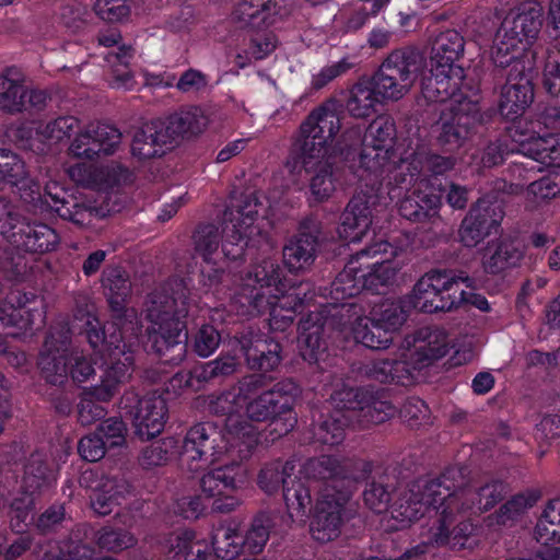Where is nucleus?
<instances>
[{
    "label": "nucleus",
    "instance_id": "1",
    "mask_svg": "<svg viewBox=\"0 0 560 560\" xmlns=\"http://www.w3.org/2000/svg\"><path fill=\"white\" fill-rule=\"evenodd\" d=\"M464 38L454 30L440 33L432 47L430 75L421 81L425 100L442 103L439 141L450 150L458 149L478 121V102L460 92L465 73L456 63L464 51Z\"/></svg>",
    "mask_w": 560,
    "mask_h": 560
},
{
    "label": "nucleus",
    "instance_id": "2",
    "mask_svg": "<svg viewBox=\"0 0 560 560\" xmlns=\"http://www.w3.org/2000/svg\"><path fill=\"white\" fill-rule=\"evenodd\" d=\"M307 292L308 284L282 281L279 266L264 260L243 279L233 303L236 312L244 316H256L268 310L271 329L282 331L292 324L295 312L310 302Z\"/></svg>",
    "mask_w": 560,
    "mask_h": 560
},
{
    "label": "nucleus",
    "instance_id": "3",
    "mask_svg": "<svg viewBox=\"0 0 560 560\" xmlns=\"http://www.w3.org/2000/svg\"><path fill=\"white\" fill-rule=\"evenodd\" d=\"M406 262V250L383 240L362 249L331 284L330 295L335 305L364 289L377 291L394 283Z\"/></svg>",
    "mask_w": 560,
    "mask_h": 560
},
{
    "label": "nucleus",
    "instance_id": "4",
    "mask_svg": "<svg viewBox=\"0 0 560 560\" xmlns=\"http://www.w3.org/2000/svg\"><path fill=\"white\" fill-rule=\"evenodd\" d=\"M241 440L228 429H219L213 422H202L188 430L179 454L183 466L197 471L214 464L225 456L245 458L257 442L254 427L243 428Z\"/></svg>",
    "mask_w": 560,
    "mask_h": 560
},
{
    "label": "nucleus",
    "instance_id": "5",
    "mask_svg": "<svg viewBox=\"0 0 560 560\" xmlns=\"http://www.w3.org/2000/svg\"><path fill=\"white\" fill-rule=\"evenodd\" d=\"M0 178L15 186L24 200L34 201L36 198H43L44 202L61 218L77 224H85L90 222V217L101 218L109 212V209L103 207L78 203L73 205L74 211H71L66 207L62 189L55 184L52 186L47 184L44 195H42L38 183L27 177L24 162L18 155L5 150H0Z\"/></svg>",
    "mask_w": 560,
    "mask_h": 560
},
{
    "label": "nucleus",
    "instance_id": "6",
    "mask_svg": "<svg viewBox=\"0 0 560 560\" xmlns=\"http://www.w3.org/2000/svg\"><path fill=\"white\" fill-rule=\"evenodd\" d=\"M395 135V122L387 115H380L370 122L362 139L359 158L360 179L378 182L384 173H394L393 177L397 183L406 184L407 161L404 159L398 165L393 161Z\"/></svg>",
    "mask_w": 560,
    "mask_h": 560
},
{
    "label": "nucleus",
    "instance_id": "7",
    "mask_svg": "<svg viewBox=\"0 0 560 560\" xmlns=\"http://www.w3.org/2000/svg\"><path fill=\"white\" fill-rule=\"evenodd\" d=\"M542 12L539 3H526L505 16L490 51L497 66H509L534 43L542 25Z\"/></svg>",
    "mask_w": 560,
    "mask_h": 560
},
{
    "label": "nucleus",
    "instance_id": "8",
    "mask_svg": "<svg viewBox=\"0 0 560 560\" xmlns=\"http://www.w3.org/2000/svg\"><path fill=\"white\" fill-rule=\"evenodd\" d=\"M341 128L335 101H328L312 110L301 124L290 155L303 154V162L313 166L331 158L332 143Z\"/></svg>",
    "mask_w": 560,
    "mask_h": 560
},
{
    "label": "nucleus",
    "instance_id": "9",
    "mask_svg": "<svg viewBox=\"0 0 560 560\" xmlns=\"http://www.w3.org/2000/svg\"><path fill=\"white\" fill-rule=\"evenodd\" d=\"M246 247L247 242L240 240L228 225L223 235L212 225L199 229L195 235V249L203 260V284L210 288L217 285L229 268V262L243 257Z\"/></svg>",
    "mask_w": 560,
    "mask_h": 560
},
{
    "label": "nucleus",
    "instance_id": "10",
    "mask_svg": "<svg viewBox=\"0 0 560 560\" xmlns=\"http://www.w3.org/2000/svg\"><path fill=\"white\" fill-rule=\"evenodd\" d=\"M450 350V340L443 329L422 327L407 336L400 349L399 360L384 361L381 381L400 378L401 372L410 374L412 370L430 365L443 358Z\"/></svg>",
    "mask_w": 560,
    "mask_h": 560
},
{
    "label": "nucleus",
    "instance_id": "11",
    "mask_svg": "<svg viewBox=\"0 0 560 560\" xmlns=\"http://www.w3.org/2000/svg\"><path fill=\"white\" fill-rule=\"evenodd\" d=\"M114 341H109L106 350H100L105 358V368L101 376V383L91 387L79 404L78 419L83 425H90L104 417V409L96 405L92 398L100 401H108L117 393L119 386L130 377L133 357L131 351H125L118 345L114 348Z\"/></svg>",
    "mask_w": 560,
    "mask_h": 560
},
{
    "label": "nucleus",
    "instance_id": "12",
    "mask_svg": "<svg viewBox=\"0 0 560 560\" xmlns=\"http://www.w3.org/2000/svg\"><path fill=\"white\" fill-rule=\"evenodd\" d=\"M103 285L106 289L110 308L120 322L121 330L119 334H112L107 339L105 338V332L101 329L100 320L95 316L88 314L84 324L86 338L93 349L102 347V350H106L108 342L114 341L112 348L118 345L125 351H131L127 349L126 343L122 341V335L133 330V327L130 325L137 318L133 308H126V299L130 291L129 281L121 270L112 268L104 272Z\"/></svg>",
    "mask_w": 560,
    "mask_h": 560
},
{
    "label": "nucleus",
    "instance_id": "13",
    "mask_svg": "<svg viewBox=\"0 0 560 560\" xmlns=\"http://www.w3.org/2000/svg\"><path fill=\"white\" fill-rule=\"evenodd\" d=\"M423 65V55L416 47L390 51L372 79L381 98L392 102L401 100L412 89Z\"/></svg>",
    "mask_w": 560,
    "mask_h": 560
},
{
    "label": "nucleus",
    "instance_id": "14",
    "mask_svg": "<svg viewBox=\"0 0 560 560\" xmlns=\"http://www.w3.org/2000/svg\"><path fill=\"white\" fill-rule=\"evenodd\" d=\"M446 490L438 481L417 482L409 489L399 490L390 508L382 517L386 530H399L410 526L431 510L446 505Z\"/></svg>",
    "mask_w": 560,
    "mask_h": 560
},
{
    "label": "nucleus",
    "instance_id": "15",
    "mask_svg": "<svg viewBox=\"0 0 560 560\" xmlns=\"http://www.w3.org/2000/svg\"><path fill=\"white\" fill-rule=\"evenodd\" d=\"M67 337L50 334L40 353L38 365L51 384H62L70 375L75 383H84L95 374L94 362L84 350H69Z\"/></svg>",
    "mask_w": 560,
    "mask_h": 560
},
{
    "label": "nucleus",
    "instance_id": "16",
    "mask_svg": "<svg viewBox=\"0 0 560 560\" xmlns=\"http://www.w3.org/2000/svg\"><path fill=\"white\" fill-rule=\"evenodd\" d=\"M147 318L150 325L147 328L152 347L158 352H163L171 347L180 343L183 324L180 318L187 314L185 303L177 301L164 293H153L147 304Z\"/></svg>",
    "mask_w": 560,
    "mask_h": 560
},
{
    "label": "nucleus",
    "instance_id": "17",
    "mask_svg": "<svg viewBox=\"0 0 560 560\" xmlns=\"http://www.w3.org/2000/svg\"><path fill=\"white\" fill-rule=\"evenodd\" d=\"M468 277L446 270H431L415 284L411 300L415 308L424 313L446 312L460 306V295H456L458 284Z\"/></svg>",
    "mask_w": 560,
    "mask_h": 560
},
{
    "label": "nucleus",
    "instance_id": "18",
    "mask_svg": "<svg viewBox=\"0 0 560 560\" xmlns=\"http://www.w3.org/2000/svg\"><path fill=\"white\" fill-rule=\"evenodd\" d=\"M261 382L258 377V385L252 392L246 393V401L243 409V424L272 420L273 430L278 435L290 432L295 423L296 417L292 411V399L289 395L278 389L266 390L259 395Z\"/></svg>",
    "mask_w": 560,
    "mask_h": 560
},
{
    "label": "nucleus",
    "instance_id": "19",
    "mask_svg": "<svg viewBox=\"0 0 560 560\" xmlns=\"http://www.w3.org/2000/svg\"><path fill=\"white\" fill-rule=\"evenodd\" d=\"M406 314L397 302L386 301L373 311V318L357 316L349 328L355 342L370 349H385L392 341V334L406 320Z\"/></svg>",
    "mask_w": 560,
    "mask_h": 560
},
{
    "label": "nucleus",
    "instance_id": "20",
    "mask_svg": "<svg viewBox=\"0 0 560 560\" xmlns=\"http://www.w3.org/2000/svg\"><path fill=\"white\" fill-rule=\"evenodd\" d=\"M231 463L205 474L200 480L201 491L214 498L212 508L221 513H229L241 505L242 501L233 494L242 489L248 479L246 469L237 462L236 455L229 456Z\"/></svg>",
    "mask_w": 560,
    "mask_h": 560
},
{
    "label": "nucleus",
    "instance_id": "21",
    "mask_svg": "<svg viewBox=\"0 0 560 560\" xmlns=\"http://www.w3.org/2000/svg\"><path fill=\"white\" fill-rule=\"evenodd\" d=\"M80 121L62 116L49 121H25L9 129V137L21 147L39 154L49 152L62 140L75 135Z\"/></svg>",
    "mask_w": 560,
    "mask_h": 560
},
{
    "label": "nucleus",
    "instance_id": "22",
    "mask_svg": "<svg viewBox=\"0 0 560 560\" xmlns=\"http://www.w3.org/2000/svg\"><path fill=\"white\" fill-rule=\"evenodd\" d=\"M0 234L25 253L43 254L55 249L59 242L57 233L50 226L21 221L11 211L0 217Z\"/></svg>",
    "mask_w": 560,
    "mask_h": 560
},
{
    "label": "nucleus",
    "instance_id": "23",
    "mask_svg": "<svg viewBox=\"0 0 560 560\" xmlns=\"http://www.w3.org/2000/svg\"><path fill=\"white\" fill-rule=\"evenodd\" d=\"M121 145V132L114 126L102 122L79 125L68 152L71 156L94 160L112 155Z\"/></svg>",
    "mask_w": 560,
    "mask_h": 560
},
{
    "label": "nucleus",
    "instance_id": "24",
    "mask_svg": "<svg viewBox=\"0 0 560 560\" xmlns=\"http://www.w3.org/2000/svg\"><path fill=\"white\" fill-rule=\"evenodd\" d=\"M348 500L349 493L337 490L334 485H326L320 490L311 523L315 540L327 542L339 536Z\"/></svg>",
    "mask_w": 560,
    "mask_h": 560
},
{
    "label": "nucleus",
    "instance_id": "25",
    "mask_svg": "<svg viewBox=\"0 0 560 560\" xmlns=\"http://www.w3.org/2000/svg\"><path fill=\"white\" fill-rule=\"evenodd\" d=\"M540 122L518 121L510 128L517 150L545 166H560V133L541 135Z\"/></svg>",
    "mask_w": 560,
    "mask_h": 560
},
{
    "label": "nucleus",
    "instance_id": "26",
    "mask_svg": "<svg viewBox=\"0 0 560 560\" xmlns=\"http://www.w3.org/2000/svg\"><path fill=\"white\" fill-rule=\"evenodd\" d=\"M257 385L258 376H246L230 389L203 398V406L209 412L226 417L225 429L230 434H236L237 440L242 438L243 428L253 427L243 424V409L246 393L252 392Z\"/></svg>",
    "mask_w": 560,
    "mask_h": 560
},
{
    "label": "nucleus",
    "instance_id": "27",
    "mask_svg": "<svg viewBox=\"0 0 560 560\" xmlns=\"http://www.w3.org/2000/svg\"><path fill=\"white\" fill-rule=\"evenodd\" d=\"M67 173L75 184L102 191L119 189L131 182L129 170L117 162L98 166L77 163Z\"/></svg>",
    "mask_w": 560,
    "mask_h": 560
},
{
    "label": "nucleus",
    "instance_id": "28",
    "mask_svg": "<svg viewBox=\"0 0 560 560\" xmlns=\"http://www.w3.org/2000/svg\"><path fill=\"white\" fill-rule=\"evenodd\" d=\"M54 480V474L48 471L40 455H32L25 466L21 485L24 494L22 498H15L11 503L12 521L16 520L12 525L16 530H22L20 524L26 523L30 516L33 506V494L44 487H48Z\"/></svg>",
    "mask_w": 560,
    "mask_h": 560
},
{
    "label": "nucleus",
    "instance_id": "29",
    "mask_svg": "<svg viewBox=\"0 0 560 560\" xmlns=\"http://www.w3.org/2000/svg\"><path fill=\"white\" fill-rule=\"evenodd\" d=\"M264 209L262 202L256 192L242 196L233 203L229 211L226 224L240 240L246 241L247 246H255L261 237V226L258 223V214Z\"/></svg>",
    "mask_w": 560,
    "mask_h": 560
},
{
    "label": "nucleus",
    "instance_id": "30",
    "mask_svg": "<svg viewBox=\"0 0 560 560\" xmlns=\"http://www.w3.org/2000/svg\"><path fill=\"white\" fill-rule=\"evenodd\" d=\"M359 394L353 388H343L331 396L337 407L347 409L352 418L357 417L361 425L377 424L395 415V407L387 401L371 400L361 405Z\"/></svg>",
    "mask_w": 560,
    "mask_h": 560
},
{
    "label": "nucleus",
    "instance_id": "31",
    "mask_svg": "<svg viewBox=\"0 0 560 560\" xmlns=\"http://www.w3.org/2000/svg\"><path fill=\"white\" fill-rule=\"evenodd\" d=\"M130 413L133 416L137 433L142 439H151L164 429L167 419L166 401L161 395L151 393L139 398Z\"/></svg>",
    "mask_w": 560,
    "mask_h": 560
},
{
    "label": "nucleus",
    "instance_id": "32",
    "mask_svg": "<svg viewBox=\"0 0 560 560\" xmlns=\"http://www.w3.org/2000/svg\"><path fill=\"white\" fill-rule=\"evenodd\" d=\"M175 144L165 120L143 124L132 139L131 151L141 160L163 155Z\"/></svg>",
    "mask_w": 560,
    "mask_h": 560
},
{
    "label": "nucleus",
    "instance_id": "33",
    "mask_svg": "<svg viewBox=\"0 0 560 560\" xmlns=\"http://www.w3.org/2000/svg\"><path fill=\"white\" fill-rule=\"evenodd\" d=\"M318 233V223L308 219L302 223L299 234L285 245L283 258L291 271L304 270L313 264Z\"/></svg>",
    "mask_w": 560,
    "mask_h": 560
},
{
    "label": "nucleus",
    "instance_id": "34",
    "mask_svg": "<svg viewBox=\"0 0 560 560\" xmlns=\"http://www.w3.org/2000/svg\"><path fill=\"white\" fill-rule=\"evenodd\" d=\"M330 158L323 159L322 162L308 167L303 162V154L290 155L285 167L292 175H299L302 170L311 174L310 192L313 200L323 202L329 199L336 190V183L332 175V165Z\"/></svg>",
    "mask_w": 560,
    "mask_h": 560
},
{
    "label": "nucleus",
    "instance_id": "35",
    "mask_svg": "<svg viewBox=\"0 0 560 560\" xmlns=\"http://www.w3.org/2000/svg\"><path fill=\"white\" fill-rule=\"evenodd\" d=\"M441 207V195L436 194L423 180L417 183L412 195L405 197L399 202L400 214L411 221L432 220L440 222L438 217Z\"/></svg>",
    "mask_w": 560,
    "mask_h": 560
},
{
    "label": "nucleus",
    "instance_id": "36",
    "mask_svg": "<svg viewBox=\"0 0 560 560\" xmlns=\"http://www.w3.org/2000/svg\"><path fill=\"white\" fill-rule=\"evenodd\" d=\"M501 219L502 213L499 207H489L480 200L462 223L459 235L463 244L468 247L476 246L492 228L500 223Z\"/></svg>",
    "mask_w": 560,
    "mask_h": 560
},
{
    "label": "nucleus",
    "instance_id": "37",
    "mask_svg": "<svg viewBox=\"0 0 560 560\" xmlns=\"http://www.w3.org/2000/svg\"><path fill=\"white\" fill-rule=\"evenodd\" d=\"M283 0H242L232 12L240 27H260L273 24L282 15Z\"/></svg>",
    "mask_w": 560,
    "mask_h": 560
},
{
    "label": "nucleus",
    "instance_id": "38",
    "mask_svg": "<svg viewBox=\"0 0 560 560\" xmlns=\"http://www.w3.org/2000/svg\"><path fill=\"white\" fill-rule=\"evenodd\" d=\"M372 203L361 195H357L350 200L338 228L340 238L349 243H357L368 235L372 224Z\"/></svg>",
    "mask_w": 560,
    "mask_h": 560
},
{
    "label": "nucleus",
    "instance_id": "39",
    "mask_svg": "<svg viewBox=\"0 0 560 560\" xmlns=\"http://www.w3.org/2000/svg\"><path fill=\"white\" fill-rule=\"evenodd\" d=\"M237 343L250 369L267 372L273 370L280 362V346L272 339L249 332L237 340Z\"/></svg>",
    "mask_w": 560,
    "mask_h": 560
},
{
    "label": "nucleus",
    "instance_id": "40",
    "mask_svg": "<svg viewBox=\"0 0 560 560\" xmlns=\"http://www.w3.org/2000/svg\"><path fill=\"white\" fill-rule=\"evenodd\" d=\"M503 497V486L499 482L488 483L478 490H468L463 492L462 497L446 498V506L443 509L442 514H446L447 510L452 512L453 508H457L459 501L462 510L471 511L475 513H482L494 506Z\"/></svg>",
    "mask_w": 560,
    "mask_h": 560
},
{
    "label": "nucleus",
    "instance_id": "41",
    "mask_svg": "<svg viewBox=\"0 0 560 560\" xmlns=\"http://www.w3.org/2000/svg\"><path fill=\"white\" fill-rule=\"evenodd\" d=\"M381 101L374 82L361 80L350 88L345 106L352 118L365 119L376 113Z\"/></svg>",
    "mask_w": 560,
    "mask_h": 560
},
{
    "label": "nucleus",
    "instance_id": "42",
    "mask_svg": "<svg viewBox=\"0 0 560 560\" xmlns=\"http://www.w3.org/2000/svg\"><path fill=\"white\" fill-rule=\"evenodd\" d=\"M533 96V88L525 77L522 75L517 82L510 79L502 89L499 105L501 115L514 120L529 106Z\"/></svg>",
    "mask_w": 560,
    "mask_h": 560
},
{
    "label": "nucleus",
    "instance_id": "43",
    "mask_svg": "<svg viewBox=\"0 0 560 560\" xmlns=\"http://www.w3.org/2000/svg\"><path fill=\"white\" fill-rule=\"evenodd\" d=\"M165 122L176 143L180 139L191 138L202 133L207 129L210 120L203 109L190 107L170 116Z\"/></svg>",
    "mask_w": 560,
    "mask_h": 560
},
{
    "label": "nucleus",
    "instance_id": "44",
    "mask_svg": "<svg viewBox=\"0 0 560 560\" xmlns=\"http://www.w3.org/2000/svg\"><path fill=\"white\" fill-rule=\"evenodd\" d=\"M326 319L315 314V312H312V314L301 323L299 349L304 360L308 362H317L326 350V343L320 337Z\"/></svg>",
    "mask_w": 560,
    "mask_h": 560
},
{
    "label": "nucleus",
    "instance_id": "45",
    "mask_svg": "<svg viewBox=\"0 0 560 560\" xmlns=\"http://www.w3.org/2000/svg\"><path fill=\"white\" fill-rule=\"evenodd\" d=\"M43 94L36 91H28L19 79L0 75V109L8 113L21 112L26 102H39Z\"/></svg>",
    "mask_w": 560,
    "mask_h": 560
},
{
    "label": "nucleus",
    "instance_id": "46",
    "mask_svg": "<svg viewBox=\"0 0 560 560\" xmlns=\"http://www.w3.org/2000/svg\"><path fill=\"white\" fill-rule=\"evenodd\" d=\"M523 252L513 242L489 244L482 256V267L488 273H500L518 265Z\"/></svg>",
    "mask_w": 560,
    "mask_h": 560
},
{
    "label": "nucleus",
    "instance_id": "47",
    "mask_svg": "<svg viewBox=\"0 0 560 560\" xmlns=\"http://www.w3.org/2000/svg\"><path fill=\"white\" fill-rule=\"evenodd\" d=\"M128 492L129 487L124 480L105 478L93 490L91 508L98 515H108Z\"/></svg>",
    "mask_w": 560,
    "mask_h": 560
},
{
    "label": "nucleus",
    "instance_id": "48",
    "mask_svg": "<svg viewBox=\"0 0 560 560\" xmlns=\"http://www.w3.org/2000/svg\"><path fill=\"white\" fill-rule=\"evenodd\" d=\"M211 544L218 560H233L244 548L243 536L234 523L217 528Z\"/></svg>",
    "mask_w": 560,
    "mask_h": 560
},
{
    "label": "nucleus",
    "instance_id": "49",
    "mask_svg": "<svg viewBox=\"0 0 560 560\" xmlns=\"http://www.w3.org/2000/svg\"><path fill=\"white\" fill-rule=\"evenodd\" d=\"M284 502L292 522L304 525L311 513L312 498L310 489L301 481L284 488Z\"/></svg>",
    "mask_w": 560,
    "mask_h": 560
},
{
    "label": "nucleus",
    "instance_id": "50",
    "mask_svg": "<svg viewBox=\"0 0 560 560\" xmlns=\"http://www.w3.org/2000/svg\"><path fill=\"white\" fill-rule=\"evenodd\" d=\"M278 40L272 33H257L249 37V47L238 48L235 54V63L243 69L253 60H260L270 55L277 47Z\"/></svg>",
    "mask_w": 560,
    "mask_h": 560
},
{
    "label": "nucleus",
    "instance_id": "51",
    "mask_svg": "<svg viewBox=\"0 0 560 560\" xmlns=\"http://www.w3.org/2000/svg\"><path fill=\"white\" fill-rule=\"evenodd\" d=\"M535 537L542 545L560 542V500L548 503L536 525Z\"/></svg>",
    "mask_w": 560,
    "mask_h": 560
},
{
    "label": "nucleus",
    "instance_id": "52",
    "mask_svg": "<svg viewBox=\"0 0 560 560\" xmlns=\"http://www.w3.org/2000/svg\"><path fill=\"white\" fill-rule=\"evenodd\" d=\"M275 524V515L271 513H259L252 522L250 527L243 536V546L252 553L262 550L269 539L270 529Z\"/></svg>",
    "mask_w": 560,
    "mask_h": 560
},
{
    "label": "nucleus",
    "instance_id": "53",
    "mask_svg": "<svg viewBox=\"0 0 560 560\" xmlns=\"http://www.w3.org/2000/svg\"><path fill=\"white\" fill-rule=\"evenodd\" d=\"M133 56L130 46L118 47L117 52H109L106 61L113 67V85L117 89L130 90L135 85L133 75L128 65Z\"/></svg>",
    "mask_w": 560,
    "mask_h": 560
},
{
    "label": "nucleus",
    "instance_id": "54",
    "mask_svg": "<svg viewBox=\"0 0 560 560\" xmlns=\"http://www.w3.org/2000/svg\"><path fill=\"white\" fill-rule=\"evenodd\" d=\"M350 419H352V415L349 411H335L316 428L314 432L316 441L327 445L341 443L345 439L346 424Z\"/></svg>",
    "mask_w": 560,
    "mask_h": 560
},
{
    "label": "nucleus",
    "instance_id": "55",
    "mask_svg": "<svg viewBox=\"0 0 560 560\" xmlns=\"http://www.w3.org/2000/svg\"><path fill=\"white\" fill-rule=\"evenodd\" d=\"M177 548L185 560H218L211 541L198 537L194 532H184L177 538Z\"/></svg>",
    "mask_w": 560,
    "mask_h": 560
},
{
    "label": "nucleus",
    "instance_id": "56",
    "mask_svg": "<svg viewBox=\"0 0 560 560\" xmlns=\"http://www.w3.org/2000/svg\"><path fill=\"white\" fill-rule=\"evenodd\" d=\"M295 469L293 462H273L265 466L258 478L259 487L268 494L277 492L280 486L287 483V478Z\"/></svg>",
    "mask_w": 560,
    "mask_h": 560
},
{
    "label": "nucleus",
    "instance_id": "57",
    "mask_svg": "<svg viewBox=\"0 0 560 560\" xmlns=\"http://www.w3.org/2000/svg\"><path fill=\"white\" fill-rule=\"evenodd\" d=\"M151 79L152 84L162 86H173L175 84L179 91L185 93L199 91L206 88L208 84L207 77L201 71L196 69H188L185 71L176 83V78L174 74L165 73L164 75H152Z\"/></svg>",
    "mask_w": 560,
    "mask_h": 560
},
{
    "label": "nucleus",
    "instance_id": "58",
    "mask_svg": "<svg viewBox=\"0 0 560 560\" xmlns=\"http://www.w3.org/2000/svg\"><path fill=\"white\" fill-rule=\"evenodd\" d=\"M560 195V175L547 176L533 182L526 190V202L536 208Z\"/></svg>",
    "mask_w": 560,
    "mask_h": 560
},
{
    "label": "nucleus",
    "instance_id": "59",
    "mask_svg": "<svg viewBox=\"0 0 560 560\" xmlns=\"http://www.w3.org/2000/svg\"><path fill=\"white\" fill-rule=\"evenodd\" d=\"M475 526L469 522H463L455 527L450 534L444 525L440 526L438 532L433 534L436 544H447L452 548L472 547L476 544L474 538Z\"/></svg>",
    "mask_w": 560,
    "mask_h": 560
},
{
    "label": "nucleus",
    "instance_id": "60",
    "mask_svg": "<svg viewBox=\"0 0 560 560\" xmlns=\"http://www.w3.org/2000/svg\"><path fill=\"white\" fill-rule=\"evenodd\" d=\"M136 544L137 538L128 530L104 527L97 533V545L107 551L120 552Z\"/></svg>",
    "mask_w": 560,
    "mask_h": 560
},
{
    "label": "nucleus",
    "instance_id": "61",
    "mask_svg": "<svg viewBox=\"0 0 560 560\" xmlns=\"http://www.w3.org/2000/svg\"><path fill=\"white\" fill-rule=\"evenodd\" d=\"M340 463L330 457L322 456L319 458L307 460L302 469V474L307 479L328 480L341 475Z\"/></svg>",
    "mask_w": 560,
    "mask_h": 560
},
{
    "label": "nucleus",
    "instance_id": "62",
    "mask_svg": "<svg viewBox=\"0 0 560 560\" xmlns=\"http://www.w3.org/2000/svg\"><path fill=\"white\" fill-rule=\"evenodd\" d=\"M177 447V441L174 438H167L154 443L143 451L142 464L148 467L162 465L176 454Z\"/></svg>",
    "mask_w": 560,
    "mask_h": 560
},
{
    "label": "nucleus",
    "instance_id": "63",
    "mask_svg": "<svg viewBox=\"0 0 560 560\" xmlns=\"http://www.w3.org/2000/svg\"><path fill=\"white\" fill-rule=\"evenodd\" d=\"M353 67L349 58H342L338 61L324 66L312 74L311 86L314 90H320L336 78L345 74Z\"/></svg>",
    "mask_w": 560,
    "mask_h": 560
},
{
    "label": "nucleus",
    "instance_id": "64",
    "mask_svg": "<svg viewBox=\"0 0 560 560\" xmlns=\"http://www.w3.org/2000/svg\"><path fill=\"white\" fill-rule=\"evenodd\" d=\"M94 10L107 22H121L130 14V7L126 0H96Z\"/></svg>",
    "mask_w": 560,
    "mask_h": 560
}]
</instances>
